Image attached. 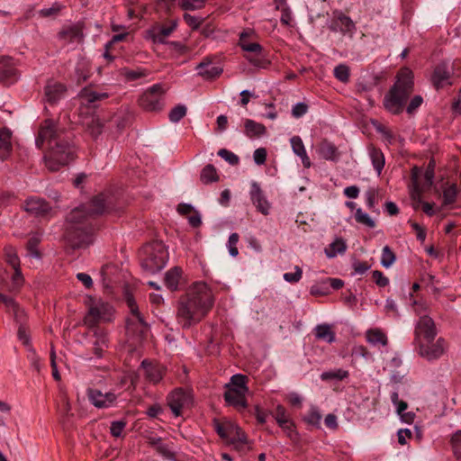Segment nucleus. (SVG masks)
<instances>
[{
	"label": "nucleus",
	"mask_w": 461,
	"mask_h": 461,
	"mask_svg": "<svg viewBox=\"0 0 461 461\" xmlns=\"http://www.w3.org/2000/svg\"><path fill=\"white\" fill-rule=\"evenodd\" d=\"M113 210L112 197L104 194L95 196L87 204L73 209L67 216L64 238L72 249L86 248L93 242L95 216Z\"/></svg>",
	"instance_id": "obj_1"
},
{
	"label": "nucleus",
	"mask_w": 461,
	"mask_h": 461,
	"mask_svg": "<svg viewBox=\"0 0 461 461\" xmlns=\"http://www.w3.org/2000/svg\"><path fill=\"white\" fill-rule=\"evenodd\" d=\"M62 134L63 131L58 129L53 121L45 120L40 126L35 140L36 146L40 149L45 142L49 145L44 160L50 171H58L75 158L74 145Z\"/></svg>",
	"instance_id": "obj_2"
},
{
	"label": "nucleus",
	"mask_w": 461,
	"mask_h": 461,
	"mask_svg": "<svg viewBox=\"0 0 461 461\" xmlns=\"http://www.w3.org/2000/svg\"><path fill=\"white\" fill-rule=\"evenodd\" d=\"M213 294L205 283H196L178 301L176 320L184 329L200 322L212 309Z\"/></svg>",
	"instance_id": "obj_3"
},
{
	"label": "nucleus",
	"mask_w": 461,
	"mask_h": 461,
	"mask_svg": "<svg viewBox=\"0 0 461 461\" xmlns=\"http://www.w3.org/2000/svg\"><path fill=\"white\" fill-rule=\"evenodd\" d=\"M413 90V74L407 68H402L398 79L384 96V105L392 113L402 112L403 106Z\"/></svg>",
	"instance_id": "obj_4"
},
{
	"label": "nucleus",
	"mask_w": 461,
	"mask_h": 461,
	"mask_svg": "<svg viewBox=\"0 0 461 461\" xmlns=\"http://www.w3.org/2000/svg\"><path fill=\"white\" fill-rule=\"evenodd\" d=\"M143 253L145 257L141 259V266L150 273L160 271L168 259V253L161 241H153L146 245Z\"/></svg>",
	"instance_id": "obj_5"
},
{
	"label": "nucleus",
	"mask_w": 461,
	"mask_h": 461,
	"mask_svg": "<svg viewBox=\"0 0 461 461\" xmlns=\"http://www.w3.org/2000/svg\"><path fill=\"white\" fill-rule=\"evenodd\" d=\"M87 313L84 317V323L94 328L100 321H110L113 316V307L100 299L89 297L86 302Z\"/></svg>",
	"instance_id": "obj_6"
},
{
	"label": "nucleus",
	"mask_w": 461,
	"mask_h": 461,
	"mask_svg": "<svg viewBox=\"0 0 461 461\" xmlns=\"http://www.w3.org/2000/svg\"><path fill=\"white\" fill-rule=\"evenodd\" d=\"M165 95L162 85L155 84L139 97V105L146 112H160L165 106Z\"/></svg>",
	"instance_id": "obj_7"
},
{
	"label": "nucleus",
	"mask_w": 461,
	"mask_h": 461,
	"mask_svg": "<svg viewBox=\"0 0 461 461\" xmlns=\"http://www.w3.org/2000/svg\"><path fill=\"white\" fill-rule=\"evenodd\" d=\"M213 427L217 434L226 441L233 444L236 442L245 443L247 438L242 429L230 420H213Z\"/></svg>",
	"instance_id": "obj_8"
},
{
	"label": "nucleus",
	"mask_w": 461,
	"mask_h": 461,
	"mask_svg": "<svg viewBox=\"0 0 461 461\" xmlns=\"http://www.w3.org/2000/svg\"><path fill=\"white\" fill-rule=\"evenodd\" d=\"M416 346L418 354L429 361L440 358L447 352L448 348L447 342L441 337L437 339L436 341H423L416 344Z\"/></svg>",
	"instance_id": "obj_9"
},
{
	"label": "nucleus",
	"mask_w": 461,
	"mask_h": 461,
	"mask_svg": "<svg viewBox=\"0 0 461 461\" xmlns=\"http://www.w3.org/2000/svg\"><path fill=\"white\" fill-rule=\"evenodd\" d=\"M438 334L434 321L428 315L420 316L414 330V343L432 342Z\"/></svg>",
	"instance_id": "obj_10"
},
{
	"label": "nucleus",
	"mask_w": 461,
	"mask_h": 461,
	"mask_svg": "<svg viewBox=\"0 0 461 461\" xmlns=\"http://www.w3.org/2000/svg\"><path fill=\"white\" fill-rule=\"evenodd\" d=\"M127 303L131 316L126 321V331L129 334H139L140 337L148 330V325L139 312L135 301L131 297L127 298Z\"/></svg>",
	"instance_id": "obj_11"
},
{
	"label": "nucleus",
	"mask_w": 461,
	"mask_h": 461,
	"mask_svg": "<svg viewBox=\"0 0 461 461\" xmlns=\"http://www.w3.org/2000/svg\"><path fill=\"white\" fill-rule=\"evenodd\" d=\"M167 400L168 407L176 417L180 416L182 409L188 407L192 402L190 394L182 388L171 392Z\"/></svg>",
	"instance_id": "obj_12"
},
{
	"label": "nucleus",
	"mask_w": 461,
	"mask_h": 461,
	"mask_svg": "<svg viewBox=\"0 0 461 461\" xmlns=\"http://www.w3.org/2000/svg\"><path fill=\"white\" fill-rule=\"evenodd\" d=\"M87 396L91 403L99 409L111 407L117 400V395L112 392L103 393L100 390L93 388L87 390Z\"/></svg>",
	"instance_id": "obj_13"
},
{
	"label": "nucleus",
	"mask_w": 461,
	"mask_h": 461,
	"mask_svg": "<svg viewBox=\"0 0 461 461\" xmlns=\"http://www.w3.org/2000/svg\"><path fill=\"white\" fill-rule=\"evenodd\" d=\"M23 208L35 216H46L51 210V206L45 199L36 196L26 199Z\"/></svg>",
	"instance_id": "obj_14"
},
{
	"label": "nucleus",
	"mask_w": 461,
	"mask_h": 461,
	"mask_svg": "<svg viewBox=\"0 0 461 461\" xmlns=\"http://www.w3.org/2000/svg\"><path fill=\"white\" fill-rule=\"evenodd\" d=\"M83 27L80 23L64 27L58 33V38L65 43L81 42L83 41Z\"/></svg>",
	"instance_id": "obj_15"
},
{
	"label": "nucleus",
	"mask_w": 461,
	"mask_h": 461,
	"mask_svg": "<svg viewBox=\"0 0 461 461\" xmlns=\"http://www.w3.org/2000/svg\"><path fill=\"white\" fill-rule=\"evenodd\" d=\"M140 367L144 371L146 379L152 384H157L163 378L165 369L160 365L145 359L141 362Z\"/></svg>",
	"instance_id": "obj_16"
},
{
	"label": "nucleus",
	"mask_w": 461,
	"mask_h": 461,
	"mask_svg": "<svg viewBox=\"0 0 461 461\" xmlns=\"http://www.w3.org/2000/svg\"><path fill=\"white\" fill-rule=\"evenodd\" d=\"M250 198L253 204L261 213L264 215L268 214L270 205L266 200L259 185L256 182H253L251 185Z\"/></svg>",
	"instance_id": "obj_17"
},
{
	"label": "nucleus",
	"mask_w": 461,
	"mask_h": 461,
	"mask_svg": "<svg viewBox=\"0 0 461 461\" xmlns=\"http://www.w3.org/2000/svg\"><path fill=\"white\" fill-rule=\"evenodd\" d=\"M246 393V392L227 388L224 393V400L229 405L235 407L239 411H243L248 406Z\"/></svg>",
	"instance_id": "obj_18"
},
{
	"label": "nucleus",
	"mask_w": 461,
	"mask_h": 461,
	"mask_svg": "<svg viewBox=\"0 0 461 461\" xmlns=\"http://www.w3.org/2000/svg\"><path fill=\"white\" fill-rule=\"evenodd\" d=\"M17 78V69L12 60L10 59L0 60V80L6 85H10L14 83Z\"/></svg>",
	"instance_id": "obj_19"
},
{
	"label": "nucleus",
	"mask_w": 461,
	"mask_h": 461,
	"mask_svg": "<svg viewBox=\"0 0 461 461\" xmlns=\"http://www.w3.org/2000/svg\"><path fill=\"white\" fill-rule=\"evenodd\" d=\"M274 417L279 427L282 428L289 437H292L294 425L288 417L285 408L282 405H277Z\"/></svg>",
	"instance_id": "obj_20"
},
{
	"label": "nucleus",
	"mask_w": 461,
	"mask_h": 461,
	"mask_svg": "<svg viewBox=\"0 0 461 461\" xmlns=\"http://www.w3.org/2000/svg\"><path fill=\"white\" fill-rule=\"evenodd\" d=\"M196 70L198 71L199 76H202L205 78L216 77L222 72L221 68L212 66L211 59L208 58L204 59L197 65Z\"/></svg>",
	"instance_id": "obj_21"
},
{
	"label": "nucleus",
	"mask_w": 461,
	"mask_h": 461,
	"mask_svg": "<svg viewBox=\"0 0 461 461\" xmlns=\"http://www.w3.org/2000/svg\"><path fill=\"white\" fill-rule=\"evenodd\" d=\"M66 88L60 83L50 82L45 86V96L50 104H55L63 95Z\"/></svg>",
	"instance_id": "obj_22"
},
{
	"label": "nucleus",
	"mask_w": 461,
	"mask_h": 461,
	"mask_svg": "<svg viewBox=\"0 0 461 461\" xmlns=\"http://www.w3.org/2000/svg\"><path fill=\"white\" fill-rule=\"evenodd\" d=\"M293 151L301 158L304 167L309 168L311 167V160L307 156L303 142L299 136H294L290 140Z\"/></svg>",
	"instance_id": "obj_23"
},
{
	"label": "nucleus",
	"mask_w": 461,
	"mask_h": 461,
	"mask_svg": "<svg viewBox=\"0 0 461 461\" xmlns=\"http://www.w3.org/2000/svg\"><path fill=\"white\" fill-rule=\"evenodd\" d=\"M449 79V72L447 70V67L446 64L438 65L432 75V83L437 87H443L445 85L448 84Z\"/></svg>",
	"instance_id": "obj_24"
},
{
	"label": "nucleus",
	"mask_w": 461,
	"mask_h": 461,
	"mask_svg": "<svg viewBox=\"0 0 461 461\" xmlns=\"http://www.w3.org/2000/svg\"><path fill=\"white\" fill-rule=\"evenodd\" d=\"M244 128L245 134L250 139L259 138L263 136L267 131L265 125L251 119L245 120Z\"/></svg>",
	"instance_id": "obj_25"
},
{
	"label": "nucleus",
	"mask_w": 461,
	"mask_h": 461,
	"mask_svg": "<svg viewBox=\"0 0 461 461\" xmlns=\"http://www.w3.org/2000/svg\"><path fill=\"white\" fill-rule=\"evenodd\" d=\"M12 133L7 129L0 130V160L6 159L12 151Z\"/></svg>",
	"instance_id": "obj_26"
},
{
	"label": "nucleus",
	"mask_w": 461,
	"mask_h": 461,
	"mask_svg": "<svg viewBox=\"0 0 461 461\" xmlns=\"http://www.w3.org/2000/svg\"><path fill=\"white\" fill-rule=\"evenodd\" d=\"M176 21H171L167 25H162L155 29L156 32L153 35V41L158 43H167L165 41L176 28Z\"/></svg>",
	"instance_id": "obj_27"
},
{
	"label": "nucleus",
	"mask_w": 461,
	"mask_h": 461,
	"mask_svg": "<svg viewBox=\"0 0 461 461\" xmlns=\"http://www.w3.org/2000/svg\"><path fill=\"white\" fill-rule=\"evenodd\" d=\"M319 152L326 160H336L339 155L337 147L328 140H323L321 143Z\"/></svg>",
	"instance_id": "obj_28"
},
{
	"label": "nucleus",
	"mask_w": 461,
	"mask_h": 461,
	"mask_svg": "<svg viewBox=\"0 0 461 461\" xmlns=\"http://www.w3.org/2000/svg\"><path fill=\"white\" fill-rule=\"evenodd\" d=\"M0 303H2L8 311H12L14 312V318L17 321L24 315L23 310L19 307L18 303L13 297L0 293Z\"/></svg>",
	"instance_id": "obj_29"
},
{
	"label": "nucleus",
	"mask_w": 461,
	"mask_h": 461,
	"mask_svg": "<svg viewBox=\"0 0 461 461\" xmlns=\"http://www.w3.org/2000/svg\"><path fill=\"white\" fill-rule=\"evenodd\" d=\"M366 340L372 345L380 344L386 346L388 344V339L384 332L380 329H370L366 333Z\"/></svg>",
	"instance_id": "obj_30"
},
{
	"label": "nucleus",
	"mask_w": 461,
	"mask_h": 461,
	"mask_svg": "<svg viewBox=\"0 0 461 461\" xmlns=\"http://www.w3.org/2000/svg\"><path fill=\"white\" fill-rule=\"evenodd\" d=\"M333 27L335 30H339L341 32H351L355 30V24L353 21L345 14H339L333 22Z\"/></svg>",
	"instance_id": "obj_31"
},
{
	"label": "nucleus",
	"mask_w": 461,
	"mask_h": 461,
	"mask_svg": "<svg viewBox=\"0 0 461 461\" xmlns=\"http://www.w3.org/2000/svg\"><path fill=\"white\" fill-rule=\"evenodd\" d=\"M182 269L178 267H174L166 273L165 284L170 290H176L179 280L181 277Z\"/></svg>",
	"instance_id": "obj_32"
},
{
	"label": "nucleus",
	"mask_w": 461,
	"mask_h": 461,
	"mask_svg": "<svg viewBox=\"0 0 461 461\" xmlns=\"http://www.w3.org/2000/svg\"><path fill=\"white\" fill-rule=\"evenodd\" d=\"M369 156L375 170L380 176L385 162L384 153L381 149L372 147L369 149Z\"/></svg>",
	"instance_id": "obj_33"
},
{
	"label": "nucleus",
	"mask_w": 461,
	"mask_h": 461,
	"mask_svg": "<svg viewBox=\"0 0 461 461\" xmlns=\"http://www.w3.org/2000/svg\"><path fill=\"white\" fill-rule=\"evenodd\" d=\"M244 57L251 65L258 68H267L270 64L269 59L265 56L264 50L259 53L245 54Z\"/></svg>",
	"instance_id": "obj_34"
},
{
	"label": "nucleus",
	"mask_w": 461,
	"mask_h": 461,
	"mask_svg": "<svg viewBox=\"0 0 461 461\" xmlns=\"http://www.w3.org/2000/svg\"><path fill=\"white\" fill-rule=\"evenodd\" d=\"M315 336L319 339L332 343L335 340V333L332 331L330 325L320 324L315 328Z\"/></svg>",
	"instance_id": "obj_35"
},
{
	"label": "nucleus",
	"mask_w": 461,
	"mask_h": 461,
	"mask_svg": "<svg viewBox=\"0 0 461 461\" xmlns=\"http://www.w3.org/2000/svg\"><path fill=\"white\" fill-rule=\"evenodd\" d=\"M347 249V245L342 239H337L328 248L325 249V254L328 258H335L338 254H343Z\"/></svg>",
	"instance_id": "obj_36"
},
{
	"label": "nucleus",
	"mask_w": 461,
	"mask_h": 461,
	"mask_svg": "<svg viewBox=\"0 0 461 461\" xmlns=\"http://www.w3.org/2000/svg\"><path fill=\"white\" fill-rule=\"evenodd\" d=\"M200 179L203 184H209L219 180L216 168L213 165H206L201 171Z\"/></svg>",
	"instance_id": "obj_37"
},
{
	"label": "nucleus",
	"mask_w": 461,
	"mask_h": 461,
	"mask_svg": "<svg viewBox=\"0 0 461 461\" xmlns=\"http://www.w3.org/2000/svg\"><path fill=\"white\" fill-rule=\"evenodd\" d=\"M247 380L246 375L240 374L234 375L231 376L230 383L227 385V388L248 393Z\"/></svg>",
	"instance_id": "obj_38"
},
{
	"label": "nucleus",
	"mask_w": 461,
	"mask_h": 461,
	"mask_svg": "<svg viewBox=\"0 0 461 461\" xmlns=\"http://www.w3.org/2000/svg\"><path fill=\"white\" fill-rule=\"evenodd\" d=\"M121 75L128 81H133L147 77L149 75V71L145 68L130 69L128 68H123L121 69Z\"/></svg>",
	"instance_id": "obj_39"
},
{
	"label": "nucleus",
	"mask_w": 461,
	"mask_h": 461,
	"mask_svg": "<svg viewBox=\"0 0 461 461\" xmlns=\"http://www.w3.org/2000/svg\"><path fill=\"white\" fill-rule=\"evenodd\" d=\"M81 97L88 104L104 100L108 97L107 93H99L91 89H84L81 92Z\"/></svg>",
	"instance_id": "obj_40"
},
{
	"label": "nucleus",
	"mask_w": 461,
	"mask_h": 461,
	"mask_svg": "<svg viewBox=\"0 0 461 461\" xmlns=\"http://www.w3.org/2000/svg\"><path fill=\"white\" fill-rule=\"evenodd\" d=\"M348 376V372L344 369H336L331 371L323 372L321 375L322 381L329 380H343Z\"/></svg>",
	"instance_id": "obj_41"
},
{
	"label": "nucleus",
	"mask_w": 461,
	"mask_h": 461,
	"mask_svg": "<svg viewBox=\"0 0 461 461\" xmlns=\"http://www.w3.org/2000/svg\"><path fill=\"white\" fill-rule=\"evenodd\" d=\"M457 189L455 184L447 187L443 191V203L442 206H447L454 203L456 200Z\"/></svg>",
	"instance_id": "obj_42"
},
{
	"label": "nucleus",
	"mask_w": 461,
	"mask_h": 461,
	"mask_svg": "<svg viewBox=\"0 0 461 461\" xmlns=\"http://www.w3.org/2000/svg\"><path fill=\"white\" fill-rule=\"evenodd\" d=\"M104 124L99 118H92L87 123L86 131L94 138L96 139L103 131Z\"/></svg>",
	"instance_id": "obj_43"
},
{
	"label": "nucleus",
	"mask_w": 461,
	"mask_h": 461,
	"mask_svg": "<svg viewBox=\"0 0 461 461\" xmlns=\"http://www.w3.org/2000/svg\"><path fill=\"white\" fill-rule=\"evenodd\" d=\"M186 106L184 104H177L169 112L168 118L171 122L176 123L186 115Z\"/></svg>",
	"instance_id": "obj_44"
},
{
	"label": "nucleus",
	"mask_w": 461,
	"mask_h": 461,
	"mask_svg": "<svg viewBox=\"0 0 461 461\" xmlns=\"http://www.w3.org/2000/svg\"><path fill=\"white\" fill-rule=\"evenodd\" d=\"M412 178L414 182V186L411 191V199L412 201V206L414 210H418L420 204H422L423 203L421 198V190L417 184L416 176H413Z\"/></svg>",
	"instance_id": "obj_45"
},
{
	"label": "nucleus",
	"mask_w": 461,
	"mask_h": 461,
	"mask_svg": "<svg viewBox=\"0 0 461 461\" xmlns=\"http://www.w3.org/2000/svg\"><path fill=\"white\" fill-rule=\"evenodd\" d=\"M167 44L176 58L186 55L190 51L186 45L179 41H167Z\"/></svg>",
	"instance_id": "obj_46"
},
{
	"label": "nucleus",
	"mask_w": 461,
	"mask_h": 461,
	"mask_svg": "<svg viewBox=\"0 0 461 461\" xmlns=\"http://www.w3.org/2000/svg\"><path fill=\"white\" fill-rule=\"evenodd\" d=\"M205 5V0H179V6L183 10H199Z\"/></svg>",
	"instance_id": "obj_47"
},
{
	"label": "nucleus",
	"mask_w": 461,
	"mask_h": 461,
	"mask_svg": "<svg viewBox=\"0 0 461 461\" xmlns=\"http://www.w3.org/2000/svg\"><path fill=\"white\" fill-rule=\"evenodd\" d=\"M355 220L357 222L366 225L371 229L375 227V222L370 216L358 208L355 212Z\"/></svg>",
	"instance_id": "obj_48"
},
{
	"label": "nucleus",
	"mask_w": 461,
	"mask_h": 461,
	"mask_svg": "<svg viewBox=\"0 0 461 461\" xmlns=\"http://www.w3.org/2000/svg\"><path fill=\"white\" fill-rule=\"evenodd\" d=\"M395 254L388 247L384 246L382 251L381 265L384 267H391L395 261Z\"/></svg>",
	"instance_id": "obj_49"
},
{
	"label": "nucleus",
	"mask_w": 461,
	"mask_h": 461,
	"mask_svg": "<svg viewBox=\"0 0 461 461\" xmlns=\"http://www.w3.org/2000/svg\"><path fill=\"white\" fill-rule=\"evenodd\" d=\"M349 68L345 64H339L334 68L335 77L342 83L349 80Z\"/></svg>",
	"instance_id": "obj_50"
},
{
	"label": "nucleus",
	"mask_w": 461,
	"mask_h": 461,
	"mask_svg": "<svg viewBox=\"0 0 461 461\" xmlns=\"http://www.w3.org/2000/svg\"><path fill=\"white\" fill-rule=\"evenodd\" d=\"M17 336L20 341L30 350L33 348L31 343V337L27 327L23 324H20L18 328Z\"/></svg>",
	"instance_id": "obj_51"
},
{
	"label": "nucleus",
	"mask_w": 461,
	"mask_h": 461,
	"mask_svg": "<svg viewBox=\"0 0 461 461\" xmlns=\"http://www.w3.org/2000/svg\"><path fill=\"white\" fill-rule=\"evenodd\" d=\"M455 456L461 459V430L455 432L450 440Z\"/></svg>",
	"instance_id": "obj_52"
},
{
	"label": "nucleus",
	"mask_w": 461,
	"mask_h": 461,
	"mask_svg": "<svg viewBox=\"0 0 461 461\" xmlns=\"http://www.w3.org/2000/svg\"><path fill=\"white\" fill-rule=\"evenodd\" d=\"M321 420V415L319 411V410L315 407H312L309 410V412L304 418V420L313 426L319 427Z\"/></svg>",
	"instance_id": "obj_53"
},
{
	"label": "nucleus",
	"mask_w": 461,
	"mask_h": 461,
	"mask_svg": "<svg viewBox=\"0 0 461 461\" xmlns=\"http://www.w3.org/2000/svg\"><path fill=\"white\" fill-rule=\"evenodd\" d=\"M218 155L232 166L239 164V161H240L239 157L236 154H234L233 152L230 151L226 149H221L218 151Z\"/></svg>",
	"instance_id": "obj_54"
},
{
	"label": "nucleus",
	"mask_w": 461,
	"mask_h": 461,
	"mask_svg": "<svg viewBox=\"0 0 461 461\" xmlns=\"http://www.w3.org/2000/svg\"><path fill=\"white\" fill-rule=\"evenodd\" d=\"M127 422L124 420H114L111 423L110 432L113 437L120 438L122 434L123 429L126 427Z\"/></svg>",
	"instance_id": "obj_55"
},
{
	"label": "nucleus",
	"mask_w": 461,
	"mask_h": 461,
	"mask_svg": "<svg viewBox=\"0 0 461 461\" xmlns=\"http://www.w3.org/2000/svg\"><path fill=\"white\" fill-rule=\"evenodd\" d=\"M240 236L238 233H231L228 240L229 253L231 257H236L239 254L237 244L239 242Z\"/></svg>",
	"instance_id": "obj_56"
},
{
	"label": "nucleus",
	"mask_w": 461,
	"mask_h": 461,
	"mask_svg": "<svg viewBox=\"0 0 461 461\" xmlns=\"http://www.w3.org/2000/svg\"><path fill=\"white\" fill-rule=\"evenodd\" d=\"M184 21L186 24L191 27L193 30H197L203 22V19L198 16L191 15L189 14H185Z\"/></svg>",
	"instance_id": "obj_57"
},
{
	"label": "nucleus",
	"mask_w": 461,
	"mask_h": 461,
	"mask_svg": "<svg viewBox=\"0 0 461 461\" xmlns=\"http://www.w3.org/2000/svg\"><path fill=\"white\" fill-rule=\"evenodd\" d=\"M39 243H40V239L36 236L30 238L27 242V249H28L30 255L36 258H40V252L37 249Z\"/></svg>",
	"instance_id": "obj_58"
},
{
	"label": "nucleus",
	"mask_w": 461,
	"mask_h": 461,
	"mask_svg": "<svg viewBox=\"0 0 461 461\" xmlns=\"http://www.w3.org/2000/svg\"><path fill=\"white\" fill-rule=\"evenodd\" d=\"M366 204L370 210L375 211L377 203L378 192L375 189H369L366 194Z\"/></svg>",
	"instance_id": "obj_59"
},
{
	"label": "nucleus",
	"mask_w": 461,
	"mask_h": 461,
	"mask_svg": "<svg viewBox=\"0 0 461 461\" xmlns=\"http://www.w3.org/2000/svg\"><path fill=\"white\" fill-rule=\"evenodd\" d=\"M14 275L12 276L13 285H12V288L9 289L10 291H14V290L19 289L20 286L23 283V277L20 267H16V268H14Z\"/></svg>",
	"instance_id": "obj_60"
},
{
	"label": "nucleus",
	"mask_w": 461,
	"mask_h": 461,
	"mask_svg": "<svg viewBox=\"0 0 461 461\" xmlns=\"http://www.w3.org/2000/svg\"><path fill=\"white\" fill-rule=\"evenodd\" d=\"M372 276L375 283L380 287H385L389 284V279L379 270L373 271Z\"/></svg>",
	"instance_id": "obj_61"
},
{
	"label": "nucleus",
	"mask_w": 461,
	"mask_h": 461,
	"mask_svg": "<svg viewBox=\"0 0 461 461\" xmlns=\"http://www.w3.org/2000/svg\"><path fill=\"white\" fill-rule=\"evenodd\" d=\"M326 281L321 284L313 285L311 287V294L312 295H326L329 294V287L326 285Z\"/></svg>",
	"instance_id": "obj_62"
},
{
	"label": "nucleus",
	"mask_w": 461,
	"mask_h": 461,
	"mask_svg": "<svg viewBox=\"0 0 461 461\" xmlns=\"http://www.w3.org/2000/svg\"><path fill=\"white\" fill-rule=\"evenodd\" d=\"M308 111V105L305 103H297L293 106L292 115L294 118H300L303 116Z\"/></svg>",
	"instance_id": "obj_63"
},
{
	"label": "nucleus",
	"mask_w": 461,
	"mask_h": 461,
	"mask_svg": "<svg viewBox=\"0 0 461 461\" xmlns=\"http://www.w3.org/2000/svg\"><path fill=\"white\" fill-rule=\"evenodd\" d=\"M61 8V5L55 3L51 7L41 9L39 13L42 17L54 16L60 12Z\"/></svg>",
	"instance_id": "obj_64"
}]
</instances>
